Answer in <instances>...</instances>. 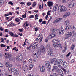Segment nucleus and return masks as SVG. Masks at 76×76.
I'll return each mask as SVG.
<instances>
[{
	"label": "nucleus",
	"instance_id": "nucleus-1",
	"mask_svg": "<svg viewBox=\"0 0 76 76\" xmlns=\"http://www.w3.org/2000/svg\"><path fill=\"white\" fill-rule=\"evenodd\" d=\"M45 66L48 70H51V66L50 63L48 61H45Z\"/></svg>",
	"mask_w": 76,
	"mask_h": 76
},
{
	"label": "nucleus",
	"instance_id": "nucleus-2",
	"mask_svg": "<svg viewBox=\"0 0 76 76\" xmlns=\"http://www.w3.org/2000/svg\"><path fill=\"white\" fill-rule=\"evenodd\" d=\"M23 59V57H22V55L21 53L18 54L17 57V60L18 61H22Z\"/></svg>",
	"mask_w": 76,
	"mask_h": 76
},
{
	"label": "nucleus",
	"instance_id": "nucleus-3",
	"mask_svg": "<svg viewBox=\"0 0 76 76\" xmlns=\"http://www.w3.org/2000/svg\"><path fill=\"white\" fill-rule=\"evenodd\" d=\"M46 48L49 53H52L53 49L51 48V45L50 44H48L46 46Z\"/></svg>",
	"mask_w": 76,
	"mask_h": 76
},
{
	"label": "nucleus",
	"instance_id": "nucleus-4",
	"mask_svg": "<svg viewBox=\"0 0 76 76\" xmlns=\"http://www.w3.org/2000/svg\"><path fill=\"white\" fill-rule=\"evenodd\" d=\"M61 7V8L60 9V11L61 12H64V11H66V7L64 6H61V5H60L59 6L58 9H60V7Z\"/></svg>",
	"mask_w": 76,
	"mask_h": 76
},
{
	"label": "nucleus",
	"instance_id": "nucleus-5",
	"mask_svg": "<svg viewBox=\"0 0 76 76\" xmlns=\"http://www.w3.org/2000/svg\"><path fill=\"white\" fill-rule=\"evenodd\" d=\"M6 67H9L8 69L9 71H10L12 70V68L13 67V65L12 64H8V63H6L5 64Z\"/></svg>",
	"mask_w": 76,
	"mask_h": 76
},
{
	"label": "nucleus",
	"instance_id": "nucleus-6",
	"mask_svg": "<svg viewBox=\"0 0 76 76\" xmlns=\"http://www.w3.org/2000/svg\"><path fill=\"white\" fill-rule=\"evenodd\" d=\"M28 67V66L27 65H25V66H23V71L24 73H25L27 72Z\"/></svg>",
	"mask_w": 76,
	"mask_h": 76
},
{
	"label": "nucleus",
	"instance_id": "nucleus-7",
	"mask_svg": "<svg viewBox=\"0 0 76 76\" xmlns=\"http://www.w3.org/2000/svg\"><path fill=\"white\" fill-rule=\"evenodd\" d=\"M5 57L6 58V59H9L12 57V55L9 53H5Z\"/></svg>",
	"mask_w": 76,
	"mask_h": 76
},
{
	"label": "nucleus",
	"instance_id": "nucleus-8",
	"mask_svg": "<svg viewBox=\"0 0 76 76\" xmlns=\"http://www.w3.org/2000/svg\"><path fill=\"white\" fill-rule=\"evenodd\" d=\"M72 35V33L70 32H68L66 34L65 38V39H67Z\"/></svg>",
	"mask_w": 76,
	"mask_h": 76
},
{
	"label": "nucleus",
	"instance_id": "nucleus-9",
	"mask_svg": "<svg viewBox=\"0 0 76 76\" xmlns=\"http://www.w3.org/2000/svg\"><path fill=\"white\" fill-rule=\"evenodd\" d=\"M39 49L40 50L38 51L39 52H41L43 53L45 52V48L43 45L41 46Z\"/></svg>",
	"mask_w": 76,
	"mask_h": 76
},
{
	"label": "nucleus",
	"instance_id": "nucleus-10",
	"mask_svg": "<svg viewBox=\"0 0 76 76\" xmlns=\"http://www.w3.org/2000/svg\"><path fill=\"white\" fill-rule=\"evenodd\" d=\"M62 19H63L62 18H60L58 19H57L53 21V23H54V24H56V23H58V22H59L60 21H61Z\"/></svg>",
	"mask_w": 76,
	"mask_h": 76
},
{
	"label": "nucleus",
	"instance_id": "nucleus-11",
	"mask_svg": "<svg viewBox=\"0 0 76 76\" xmlns=\"http://www.w3.org/2000/svg\"><path fill=\"white\" fill-rule=\"evenodd\" d=\"M64 31V29L63 28V27L61 26L59 29V31H58V34L59 35H60L63 34V32Z\"/></svg>",
	"mask_w": 76,
	"mask_h": 76
},
{
	"label": "nucleus",
	"instance_id": "nucleus-12",
	"mask_svg": "<svg viewBox=\"0 0 76 76\" xmlns=\"http://www.w3.org/2000/svg\"><path fill=\"white\" fill-rule=\"evenodd\" d=\"M57 72H58L59 75H61L63 73V71L61 69H57Z\"/></svg>",
	"mask_w": 76,
	"mask_h": 76
},
{
	"label": "nucleus",
	"instance_id": "nucleus-13",
	"mask_svg": "<svg viewBox=\"0 0 76 76\" xmlns=\"http://www.w3.org/2000/svg\"><path fill=\"white\" fill-rule=\"evenodd\" d=\"M75 4L73 2H71L68 4V7L69 8H71V7H74Z\"/></svg>",
	"mask_w": 76,
	"mask_h": 76
},
{
	"label": "nucleus",
	"instance_id": "nucleus-14",
	"mask_svg": "<svg viewBox=\"0 0 76 76\" xmlns=\"http://www.w3.org/2000/svg\"><path fill=\"white\" fill-rule=\"evenodd\" d=\"M53 46L55 48H57V47H59L61 46V44L57 43H54L53 45Z\"/></svg>",
	"mask_w": 76,
	"mask_h": 76
},
{
	"label": "nucleus",
	"instance_id": "nucleus-15",
	"mask_svg": "<svg viewBox=\"0 0 76 76\" xmlns=\"http://www.w3.org/2000/svg\"><path fill=\"white\" fill-rule=\"evenodd\" d=\"M38 42H35L34 44L33 45V46H32V49H35L36 48H37V46H38Z\"/></svg>",
	"mask_w": 76,
	"mask_h": 76
},
{
	"label": "nucleus",
	"instance_id": "nucleus-16",
	"mask_svg": "<svg viewBox=\"0 0 76 76\" xmlns=\"http://www.w3.org/2000/svg\"><path fill=\"white\" fill-rule=\"evenodd\" d=\"M69 15H70V12H66L63 15V17L64 18H66V17H68Z\"/></svg>",
	"mask_w": 76,
	"mask_h": 76
},
{
	"label": "nucleus",
	"instance_id": "nucleus-17",
	"mask_svg": "<svg viewBox=\"0 0 76 76\" xmlns=\"http://www.w3.org/2000/svg\"><path fill=\"white\" fill-rule=\"evenodd\" d=\"M47 5L49 7H51L53 6V3L51 1H48L47 2Z\"/></svg>",
	"mask_w": 76,
	"mask_h": 76
},
{
	"label": "nucleus",
	"instance_id": "nucleus-18",
	"mask_svg": "<svg viewBox=\"0 0 76 76\" xmlns=\"http://www.w3.org/2000/svg\"><path fill=\"white\" fill-rule=\"evenodd\" d=\"M68 65H67V63L66 62L64 61L63 63V66L64 68H66Z\"/></svg>",
	"mask_w": 76,
	"mask_h": 76
},
{
	"label": "nucleus",
	"instance_id": "nucleus-19",
	"mask_svg": "<svg viewBox=\"0 0 76 76\" xmlns=\"http://www.w3.org/2000/svg\"><path fill=\"white\" fill-rule=\"evenodd\" d=\"M45 70V68L44 66H42L40 68V71L41 72H44Z\"/></svg>",
	"mask_w": 76,
	"mask_h": 76
},
{
	"label": "nucleus",
	"instance_id": "nucleus-20",
	"mask_svg": "<svg viewBox=\"0 0 76 76\" xmlns=\"http://www.w3.org/2000/svg\"><path fill=\"white\" fill-rule=\"evenodd\" d=\"M52 42H53V43H58L60 41H59L57 39H54L52 40Z\"/></svg>",
	"mask_w": 76,
	"mask_h": 76
},
{
	"label": "nucleus",
	"instance_id": "nucleus-21",
	"mask_svg": "<svg viewBox=\"0 0 76 76\" xmlns=\"http://www.w3.org/2000/svg\"><path fill=\"white\" fill-rule=\"evenodd\" d=\"M16 24L14 23H11L8 24V26H9V27H13V26H16Z\"/></svg>",
	"mask_w": 76,
	"mask_h": 76
},
{
	"label": "nucleus",
	"instance_id": "nucleus-22",
	"mask_svg": "<svg viewBox=\"0 0 76 76\" xmlns=\"http://www.w3.org/2000/svg\"><path fill=\"white\" fill-rule=\"evenodd\" d=\"M58 6V4H56L55 6H54L53 8V10L54 12V11H56L57 10V7Z\"/></svg>",
	"mask_w": 76,
	"mask_h": 76
},
{
	"label": "nucleus",
	"instance_id": "nucleus-23",
	"mask_svg": "<svg viewBox=\"0 0 76 76\" xmlns=\"http://www.w3.org/2000/svg\"><path fill=\"white\" fill-rule=\"evenodd\" d=\"M19 74V71H15L14 72V75L15 76H18Z\"/></svg>",
	"mask_w": 76,
	"mask_h": 76
},
{
	"label": "nucleus",
	"instance_id": "nucleus-24",
	"mask_svg": "<svg viewBox=\"0 0 76 76\" xmlns=\"http://www.w3.org/2000/svg\"><path fill=\"white\" fill-rule=\"evenodd\" d=\"M50 35H51V37L52 38H54V37L56 36V33H53L50 34Z\"/></svg>",
	"mask_w": 76,
	"mask_h": 76
},
{
	"label": "nucleus",
	"instance_id": "nucleus-25",
	"mask_svg": "<svg viewBox=\"0 0 76 76\" xmlns=\"http://www.w3.org/2000/svg\"><path fill=\"white\" fill-rule=\"evenodd\" d=\"M65 25H69L70 24V22H69V20H67L64 23Z\"/></svg>",
	"mask_w": 76,
	"mask_h": 76
},
{
	"label": "nucleus",
	"instance_id": "nucleus-26",
	"mask_svg": "<svg viewBox=\"0 0 76 76\" xmlns=\"http://www.w3.org/2000/svg\"><path fill=\"white\" fill-rule=\"evenodd\" d=\"M53 53V51L52 52H49L48 53V55H49V56H54V54Z\"/></svg>",
	"mask_w": 76,
	"mask_h": 76
},
{
	"label": "nucleus",
	"instance_id": "nucleus-27",
	"mask_svg": "<svg viewBox=\"0 0 76 76\" xmlns=\"http://www.w3.org/2000/svg\"><path fill=\"white\" fill-rule=\"evenodd\" d=\"M34 65H33L32 64H30V67L29 68L30 70H32V69Z\"/></svg>",
	"mask_w": 76,
	"mask_h": 76
},
{
	"label": "nucleus",
	"instance_id": "nucleus-28",
	"mask_svg": "<svg viewBox=\"0 0 76 76\" xmlns=\"http://www.w3.org/2000/svg\"><path fill=\"white\" fill-rule=\"evenodd\" d=\"M56 70H57V67L53 66V69H52V71L53 72H54Z\"/></svg>",
	"mask_w": 76,
	"mask_h": 76
},
{
	"label": "nucleus",
	"instance_id": "nucleus-29",
	"mask_svg": "<svg viewBox=\"0 0 76 76\" xmlns=\"http://www.w3.org/2000/svg\"><path fill=\"white\" fill-rule=\"evenodd\" d=\"M70 28H71V26H68L65 28V30H68V29H69Z\"/></svg>",
	"mask_w": 76,
	"mask_h": 76
},
{
	"label": "nucleus",
	"instance_id": "nucleus-30",
	"mask_svg": "<svg viewBox=\"0 0 76 76\" xmlns=\"http://www.w3.org/2000/svg\"><path fill=\"white\" fill-rule=\"evenodd\" d=\"M63 60H62V59H60L59 60V61L58 62L59 65H60L61 64H62V63H63Z\"/></svg>",
	"mask_w": 76,
	"mask_h": 76
},
{
	"label": "nucleus",
	"instance_id": "nucleus-31",
	"mask_svg": "<svg viewBox=\"0 0 76 76\" xmlns=\"http://www.w3.org/2000/svg\"><path fill=\"white\" fill-rule=\"evenodd\" d=\"M51 61L52 63H54L55 61H56V58H53L51 60Z\"/></svg>",
	"mask_w": 76,
	"mask_h": 76
},
{
	"label": "nucleus",
	"instance_id": "nucleus-32",
	"mask_svg": "<svg viewBox=\"0 0 76 76\" xmlns=\"http://www.w3.org/2000/svg\"><path fill=\"white\" fill-rule=\"evenodd\" d=\"M54 65L55 66H58V65H59V64L58 61H55V63H54Z\"/></svg>",
	"mask_w": 76,
	"mask_h": 76
},
{
	"label": "nucleus",
	"instance_id": "nucleus-33",
	"mask_svg": "<svg viewBox=\"0 0 76 76\" xmlns=\"http://www.w3.org/2000/svg\"><path fill=\"white\" fill-rule=\"evenodd\" d=\"M31 48H32V45H30L29 47H27V49L28 50H29L31 49Z\"/></svg>",
	"mask_w": 76,
	"mask_h": 76
},
{
	"label": "nucleus",
	"instance_id": "nucleus-34",
	"mask_svg": "<svg viewBox=\"0 0 76 76\" xmlns=\"http://www.w3.org/2000/svg\"><path fill=\"white\" fill-rule=\"evenodd\" d=\"M36 4H37V3H36V2H34L33 4L32 5V7H34L35 6H36Z\"/></svg>",
	"mask_w": 76,
	"mask_h": 76
},
{
	"label": "nucleus",
	"instance_id": "nucleus-35",
	"mask_svg": "<svg viewBox=\"0 0 76 76\" xmlns=\"http://www.w3.org/2000/svg\"><path fill=\"white\" fill-rule=\"evenodd\" d=\"M75 48V45H72L71 46V50H73L74 48Z\"/></svg>",
	"mask_w": 76,
	"mask_h": 76
},
{
	"label": "nucleus",
	"instance_id": "nucleus-36",
	"mask_svg": "<svg viewBox=\"0 0 76 76\" xmlns=\"http://www.w3.org/2000/svg\"><path fill=\"white\" fill-rule=\"evenodd\" d=\"M22 17L23 18H25L26 17V13L25 12L23 15H22Z\"/></svg>",
	"mask_w": 76,
	"mask_h": 76
},
{
	"label": "nucleus",
	"instance_id": "nucleus-37",
	"mask_svg": "<svg viewBox=\"0 0 76 76\" xmlns=\"http://www.w3.org/2000/svg\"><path fill=\"white\" fill-rule=\"evenodd\" d=\"M42 33H41L38 37H37V38H38L40 39V38H41V36H42Z\"/></svg>",
	"mask_w": 76,
	"mask_h": 76
},
{
	"label": "nucleus",
	"instance_id": "nucleus-38",
	"mask_svg": "<svg viewBox=\"0 0 76 76\" xmlns=\"http://www.w3.org/2000/svg\"><path fill=\"white\" fill-rule=\"evenodd\" d=\"M27 21H26V23H25V24H26V27H25V29L26 30V29H27V28H26V27L27 26H29V25H28V24L27 23Z\"/></svg>",
	"mask_w": 76,
	"mask_h": 76
},
{
	"label": "nucleus",
	"instance_id": "nucleus-39",
	"mask_svg": "<svg viewBox=\"0 0 76 76\" xmlns=\"http://www.w3.org/2000/svg\"><path fill=\"white\" fill-rule=\"evenodd\" d=\"M29 18H30V19H32V18H35V16H34V15H30Z\"/></svg>",
	"mask_w": 76,
	"mask_h": 76
},
{
	"label": "nucleus",
	"instance_id": "nucleus-40",
	"mask_svg": "<svg viewBox=\"0 0 76 76\" xmlns=\"http://www.w3.org/2000/svg\"><path fill=\"white\" fill-rule=\"evenodd\" d=\"M18 31L19 32H22L23 31V28H20L18 29Z\"/></svg>",
	"mask_w": 76,
	"mask_h": 76
},
{
	"label": "nucleus",
	"instance_id": "nucleus-41",
	"mask_svg": "<svg viewBox=\"0 0 76 76\" xmlns=\"http://www.w3.org/2000/svg\"><path fill=\"white\" fill-rule=\"evenodd\" d=\"M48 39H50L52 38L51 34L48 36Z\"/></svg>",
	"mask_w": 76,
	"mask_h": 76
},
{
	"label": "nucleus",
	"instance_id": "nucleus-42",
	"mask_svg": "<svg viewBox=\"0 0 76 76\" xmlns=\"http://www.w3.org/2000/svg\"><path fill=\"white\" fill-rule=\"evenodd\" d=\"M15 20L17 22H19L20 21V19L19 18H17Z\"/></svg>",
	"mask_w": 76,
	"mask_h": 76
},
{
	"label": "nucleus",
	"instance_id": "nucleus-43",
	"mask_svg": "<svg viewBox=\"0 0 76 76\" xmlns=\"http://www.w3.org/2000/svg\"><path fill=\"white\" fill-rule=\"evenodd\" d=\"M15 50L16 51H18V49L16 48L15 47L13 48L12 50Z\"/></svg>",
	"mask_w": 76,
	"mask_h": 76
},
{
	"label": "nucleus",
	"instance_id": "nucleus-44",
	"mask_svg": "<svg viewBox=\"0 0 76 76\" xmlns=\"http://www.w3.org/2000/svg\"><path fill=\"white\" fill-rule=\"evenodd\" d=\"M34 57L36 58H38V56H37V53H34Z\"/></svg>",
	"mask_w": 76,
	"mask_h": 76
},
{
	"label": "nucleus",
	"instance_id": "nucleus-45",
	"mask_svg": "<svg viewBox=\"0 0 76 76\" xmlns=\"http://www.w3.org/2000/svg\"><path fill=\"white\" fill-rule=\"evenodd\" d=\"M52 19H53V17L50 16V18L49 20H48V23H49V22H50Z\"/></svg>",
	"mask_w": 76,
	"mask_h": 76
},
{
	"label": "nucleus",
	"instance_id": "nucleus-46",
	"mask_svg": "<svg viewBox=\"0 0 76 76\" xmlns=\"http://www.w3.org/2000/svg\"><path fill=\"white\" fill-rule=\"evenodd\" d=\"M10 34L11 35V36H12V37H13V36L14 35V34H13V33H12V32H10Z\"/></svg>",
	"mask_w": 76,
	"mask_h": 76
},
{
	"label": "nucleus",
	"instance_id": "nucleus-47",
	"mask_svg": "<svg viewBox=\"0 0 76 76\" xmlns=\"http://www.w3.org/2000/svg\"><path fill=\"white\" fill-rule=\"evenodd\" d=\"M14 17H14V16H13L10 19L8 20V22H10V21H11V20H12L13 19V18H14Z\"/></svg>",
	"mask_w": 76,
	"mask_h": 76
},
{
	"label": "nucleus",
	"instance_id": "nucleus-48",
	"mask_svg": "<svg viewBox=\"0 0 76 76\" xmlns=\"http://www.w3.org/2000/svg\"><path fill=\"white\" fill-rule=\"evenodd\" d=\"M1 47H2V48H3V47H6V45H4V44H1Z\"/></svg>",
	"mask_w": 76,
	"mask_h": 76
},
{
	"label": "nucleus",
	"instance_id": "nucleus-49",
	"mask_svg": "<svg viewBox=\"0 0 76 76\" xmlns=\"http://www.w3.org/2000/svg\"><path fill=\"white\" fill-rule=\"evenodd\" d=\"M29 61L30 63H34L33 61L32 60V59H29Z\"/></svg>",
	"mask_w": 76,
	"mask_h": 76
},
{
	"label": "nucleus",
	"instance_id": "nucleus-50",
	"mask_svg": "<svg viewBox=\"0 0 76 76\" xmlns=\"http://www.w3.org/2000/svg\"><path fill=\"white\" fill-rule=\"evenodd\" d=\"M41 24H46V21H43L42 22Z\"/></svg>",
	"mask_w": 76,
	"mask_h": 76
},
{
	"label": "nucleus",
	"instance_id": "nucleus-51",
	"mask_svg": "<svg viewBox=\"0 0 76 76\" xmlns=\"http://www.w3.org/2000/svg\"><path fill=\"white\" fill-rule=\"evenodd\" d=\"M42 39H43V37H41L40 40L39 42V43H41V41H42Z\"/></svg>",
	"mask_w": 76,
	"mask_h": 76
},
{
	"label": "nucleus",
	"instance_id": "nucleus-52",
	"mask_svg": "<svg viewBox=\"0 0 76 76\" xmlns=\"http://www.w3.org/2000/svg\"><path fill=\"white\" fill-rule=\"evenodd\" d=\"M42 20H42V19H40L39 20V23H41V22H42Z\"/></svg>",
	"mask_w": 76,
	"mask_h": 76
},
{
	"label": "nucleus",
	"instance_id": "nucleus-53",
	"mask_svg": "<svg viewBox=\"0 0 76 76\" xmlns=\"http://www.w3.org/2000/svg\"><path fill=\"white\" fill-rule=\"evenodd\" d=\"M14 70L15 71H19V69H18L16 68H14Z\"/></svg>",
	"mask_w": 76,
	"mask_h": 76
},
{
	"label": "nucleus",
	"instance_id": "nucleus-54",
	"mask_svg": "<svg viewBox=\"0 0 76 76\" xmlns=\"http://www.w3.org/2000/svg\"><path fill=\"white\" fill-rule=\"evenodd\" d=\"M50 12H51V11H48V12L47 13V14L48 15H50Z\"/></svg>",
	"mask_w": 76,
	"mask_h": 76
},
{
	"label": "nucleus",
	"instance_id": "nucleus-55",
	"mask_svg": "<svg viewBox=\"0 0 76 76\" xmlns=\"http://www.w3.org/2000/svg\"><path fill=\"white\" fill-rule=\"evenodd\" d=\"M27 5L28 6H29L31 5V2H28L27 3Z\"/></svg>",
	"mask_w": 76,
	"mask_h": 76
},
{
	"label": "nucleus",
	"instance_id": "nucleus-56",
	"mask_svg": "<svg viewBox=\"0 0 76 76\" xmlns=\"http://www.w3.org/2000/svg\"><path fill=\"white\" fill-rule=\"evenodd\" d=\"M39 9H42V6H41V5H39Z\"/></svg>",
	"mask_w": 76,
	"mask_h": 76
},
{
	"label": "nucleus",
	"instance_id": "nucleus-57",
	"mask_svg": "<svg viewBox=\"0 0 76 76\" xmlns=\"http://www.w3.org/2000/svg\"><path fill=\"white\" fill-rule=\"evenodd\" d=\"M39 29V28L38 27H36L35 28V32H37Z\"/></svg>",
	"mask_w": 76,
	"mask_h": 76
},
{
	"label": "nucleus",
	"instance_id": "nucleus-58",
	"mask_svg": "<svg viewBox=\"0 0 76 76\" xmlns=\"http://www.w3.org/2000/svg\"><path fill=\"white\" fill-rule=\"evenodd\" d=\"M4 31L5 32H9V30H8V29L7 28L5 29Z\"/></svg>",
	"mask_w": 76,
	"mask_h": 76
},
{
	"label": "nucleus",
	"instance_id": "nucleus-59",
	"mask_svg": "<svg viewBox=\"0 0 76 76\" xmlns=\"http://www.w3.org/2000/svg\"><path fill=\"white\" fill-rule=\"evenodd\" d=\"M1 42H4V39L3 38H1Z\"/></svg>",
	"mask_w": 76,
	"mask_h": 76
},
{
	"label": "nucleus",
	"instance_id": "nucleus-60",
	"mask_svg": "<svg viewBox=\"0 0 76 76\" xmlns=\"http://www.w3.org/2000/svg\"><path fill=\"white\" fill-rule=\"evenodd\" d=\"M0 30L1 31H4V28H3V27H0Z\"/></svg>",
	"mask_w": 76,
	"mask_h": 76
},
{
	"label": "nucleus",
	"instance_id": "nucleus-61",
	"mask_svg": "<svg viewBox=\"0 0 76 76\" xmlns=\"http://www.w3.org/2000/svg\"><path fill=\"white\" fill-rule=\"evenodd\" d=\"M39 39H39V38H38V37H37V38L36 39V41H38Z\"/></svg>",
	"mask_w": 76,
	"mask_h": 76
},
{
	"label": "nucleus",
	"instance_id": "nucleus-62",
	"mask_svg": "<svg viewBox=\"0 0 76 76\" xmlns=\"http://www.w3.org/2000/svg\"><path fill=\"white\" fill-rule=\"evenodd\" d=\"M18 34L19 35H20L21 37L22 36V33H18Z\"/></svg>",
	"mask_w": 76,
	"mask_h": 76
},
{
	"label": "nucleus",
	"instance_id": "nucleus-63",
	"mask_svg": "<svg viewBox=\"0 0 76 76\" xmlns=\"http://www.w3.org/2000/svg\"><path fill=\"white\" fill-rule=\"evenodd\" d=\"M11 70V73H12L13 72H14V71H15V69H14V68L12 69Z\"/></svg>",
	"mask_w": 76,
	"mask_h": 76
},
{
	"label": "nucleus",
	"instance_id": "nucleus-64",
	"mask_svg": "<svg viewBox=\"0 0 76 76\" xmlns=\"http://www.w3.org/2000/svg\"><path fill=\"white\" fill-rule=\"evenodd\" d=\"M54 76H58V75L57 74L55 73L53 74Z\"/></svg>",
	"mask_w": 76,
	"mask_h": 76
}]
</instances>
